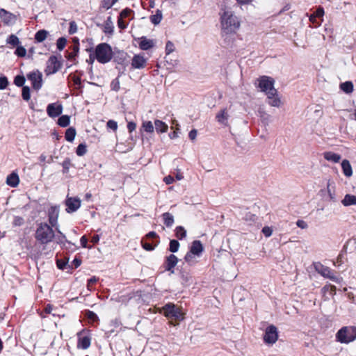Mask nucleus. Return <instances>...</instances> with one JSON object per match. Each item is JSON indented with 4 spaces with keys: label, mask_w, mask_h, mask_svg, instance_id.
Returning <instances> with one entry per match:
<instances>
[{
    "label": "nucleus",
    "mask_w": 356,
    "mask_h": 356,
    "mask_svg": "<svg viewBox=\"0 0 356 356\" xmlns=\"http://www.w3.org/2000/svg\"><path fill=\"white\" fill-rule=\"evenodd\" d=\"M179 261L178 258L177 256H175L173 254H171L167 257H165L164 262H163V267L165 270L169 271L171 273H174L175 270L174 268L176 266Z\"/></svg>",
    "instance_id": "f8f14e48"
},
{
    "label": "nucleus",
    "mask_w": 356,
    "mask_h": 356,
    "mask_svg": "<svg viewBox=\"0 0 356 356\" xmlns=\"http://www.w3.org/2000/svg\"><path fill=\"white\" fill-rule=\"evenodd\" d=\"M343 263V254L340 253L337 258L336 261L334 262V265L339 266Z\"/></svg>",
    "instance_id": "e2e57ef3"
},
{
    "label": "nucleus",
    "mask_w": 356,
    "mask_h": 356,
    "mask_svg": "<svg viewBox=\"0 0 356 356\" xmlns=\"http://www.w3.org/2000/svg\"><path fill=\"white\" fill-rule=\"evenodd\" d=\"M120 81L118 77L113 79L111 83V88L112 90L118 91L120 90Z\"/></svg>",
    "instance_id": "3c124183"
},
{
    "label": "nucleus",
    "mask_w": 356,
    "mask_h": 356,
    "mask_svg": "<svg viewBox=\"0 0 356 356\" xmlns=\"http://www.w3.org/2000/svg\"><path fill=\"white\" fill-rule=\"evenodd\" d=\"M48 63H49V67H52L51 72L56 73L58 71L60 68V63L55 56H51L49 57L48 60Z\"/></svg>",
    "instance_id": "393cba45"
},
{
    "label": "nucleus",
    "mask_w": 356,
    "mask_h": 356,
    "mask_svg": "<svg viewBox=\"0 0 356 356\" xmlns=\"http://www.w3.org/2000/svg\"><path fill=\"white\" fill-rule=\"evenodd\" d=\"M49 32L44 29L39 30L35 34V40L38 42H43L47 37Z\"/></svg>",
    "instance_id": "c85d7f7f"
},
{
    "label": "nucleus",
    "mask_w": 356,
    "mask_h": 356,
    "mask_svg": "<svg viewBox=\"0 0 356 356\" xmlns=\"http://www.w3.org/2000/svg\"><path fill=\"white\" fill-rule=\"evenodd\" d=\"M19 183V178L16 172H12L6 179V184L11 187H16Z\"/></svg>",
    "instance_id": "aec40b11"
},
{
    "label": "nucleus",
    "mask_w": 356,
    "mask_h": 356,
    "mask_svg": "<svg viewBox=\"0 0 356 356\" xmlns=\"http://www.w3.org/2000/svg\"><path fill=\"white\" fill-rule=\"evenodd\" d=\"M296 225L298 227H300L301 229H306L308 227L307 223L302 220H298L296 222Z\"/></svg>",
    "instance_id": "338daca9"
},
{
    "label": "nucleus",
    "mask_w": 356,
    "mask_h": 356,
    "mask_svg": "<svg viewBox=\"0 0 356 356\" xmlns=\"http://www.w3.org/2000/svg\"><path fill=\"white\" fill-rule=\"evenodd\" d=\"M142 127L147 133H153L154 127L151 121H144L142 124Z\"/></svg>",
    "instance_id": "a19ab883"
},
{
    "label": "nucleus",
    "mask_w": 356,
    "mask_h": 356,
    "mask_svg": "<svg viewBox=\"0 0 356 356\" xmlns=\"http://www.w3.org/2000/svg\"><path fill=\"white\" fill-rule=\"evenodd\" d=\"M314 266L315 270L325 278H328L336 283H340L342 280L341 277L335 276L333 271L329 267L323 265L320 262L314 263Z\"/></svg>",
    "instance_id": "39448f33"
},
{
    "label": "nucleus",
    "mask_w": 356,
    "mask_h": 356,
    "mask_svg": "<svg viewBox=\"0 0 356 356\" xmlns=\"http://www.w3.org/2000/svg\"><path fill=\"white\" fill-rule=\"evenodd\" d=\"M8 85V80L6 76L0 77V90H4Z\"/></svg>",
    "instance_id": "13d9d810"
},
{
    "label": "nucleus",
    "mask_w": 356,
    "mask_h": 356,
    "mask_svg": "<svg viewBox=\"0 0 356 356\" xmlns=\"http://www.w3.org/2000/svg\"><path fill=\"white\" fill-rule=\"evenodd\" d=\"M54 227L47 222H40L38 225L34 236L41 245H47L56 237Z\"/></svg>",
    "instance_id": "f03ea898"
},
{
    "label": "nucleus",
    "mask_w": 356,
    "mask_h": 356,
    "mask_svg": "<svg viewBox=\"0 0 356 356\" xmlns=\"http://www.w3.org/2000/svg\"><path fill=\"white\" fill-rule=\"evenodd\" d=\"M267 103L273 107H280L282 104L281 99L279 97L277 90H272L271 92H268Z\"/></svg>",
    "instance_id": "ddd939ff"
},
{
    "label": "nucleus",
    "mask_w": 356,
    "mask_h": 356,
    "mask_svg": "<svg viewBox=\"0 0 356 356\" xmlns=\"http://www.w3.org/2000/svg\"><path fill=\"white\" fill-rule=\"evenodd\" d=\"M164 315L175 320L181 321L184 318L180 309L172 303H168L163 307Z\"/></svg>",
    "instance_id": "423d86ee"
},
{
    "label": "nucleus",
    "mask_w": 356,
    "mask_h": 356,
    "mask_svg": "<svg viewBox=\"0 0 356 356\" xmlns=\"http://www.w3.org/2000/svg\"><path fill=\"white\" fill-rule=\"evenodd\" d=\"M312 15H314L316 18H322L324 15V10L323 8H318Z\"/></svg>",
    "instance_id": "680f3d73"
},
{
    "label": "nucleus",
    "mask_w": 356,
    "mask_h": 356,
    "mask_svg": "<svg viewBox=\"0 0 356 356\" xmlns=\"http://www.w3.org/2000/svg\"><path fill=\"white\" fill-rule=\"evenodd\" d=\"M95 57L97 60L102 64L110 62L113 58L111 47L104 42L99 44L95 48Z\"/></svg>",
    "instance_id": "7ed1b4c3"
},
{
    "label": "nucleus",
    "mask_w": 356,
    "mask_h": 356,
    "mask_svg": "<svg viewBox=\"0 0 356 356\" xmlns=\"http://www.w3.org/2000/svg\"><path fill=\"white\" fill-rule=\"evenodd\" d=\"M220 24L222 36L225 38V42L229 44V35L234 34L240 26L238 17L230 10H223L220 13Z\"/></svg>",
    "instance_id": "f257e3e1"
},
{
    "label": "nucleus",
    "mask_w": 356,
    "mask_h": 356,
    "mask_svg": "<svg viewBox=\"0 0 356 356\" xmlns=\"http://www.w3.org/2000/svg\"><path fill=\"white\" fill-rule=\"evenodd\" d=\"M258 87L261 89V91L268 94V92H271L272 90H276L274 88L275 81L273 78L262 76L258 79Z\"/></svg>",
    "instance_id": "0eeeda50"
},
{
    "label": "nucleus",
    "mask_w": 356,
    "mask_h": 356,
    "mask_svg": "<svg viewBox=\"0 0 356 356\" xmlns=\"http://www.w3.org/2000/svg\"><path fill=\"white\" fill-rule=\"evenodd\" d=\"M65 205L67 207V213H73L76 211L81 207V200L77 197H67L65 200Z\"/></svg>",
    "instance_id": "9d476101"
},
{
    "label": "nucleus",
    "mask_w": 356,
    "mask_h": 356,
    "mask_svg": "<svg viewBox=\"0 0 356 356\" xmlns=\"http://www.w3.org/2000/svg\"><path fill=\"white\" fill-rule=\"evenodd\" d=\"M90 346V337L88 336H84L79 338L78 347L82 349H87Z\"/></svg>",
    "instance_id": "a878e982"
},
{
    "label": "nucleus",
    "mask_w": 356,
    "mask_h": 356,
    "mask_svg": "<svg viewBox=\"0 0 356 356\" xmlns=\"http://www.w3.org/2000/svg\"><path fill=\"white\" fill-rule=\"evenodd\" d=\"M189 251H191V254H195L197 257H200L204 251V247L201 241L199 240L193 241Z\"/></svg>",
    "instance_id": "f3484780"
},
{
    "label": "nucleus",
    "mask_w": 356,
    "mask_h": 356,
    "mask_svg": "<svg viewBox=\"0 0 356 356\" xmlns=\"http://www.w3.org/2000/svg\"><path fill=\"white\" fill-rule=\"evenodd\" d=\"M70 118L69 115H61L58 120V124L62 127H66L69 125Z\"/></svg>",
    "instance_id": "f704fd0d"
},
{
    "label": "nucleus",
    "mask_w": 356,
    "mask_h": 356,
    "mask_svg": "<svg viewBox=\"0 0 356 356\" xmlns=\"http://www.w3.org/2000/svg\"><path fill=\"white\" fill-rule=\"evenodd\" d=\"M63 173L66 174L68 172L69 169L71 166V161L69 158H66L62 163Z\"/></svg>",
    "instance_id": "09e8293b"
},
{
    "label": "nucleus",
    "mask_w": 356,
    "mask_h": 356,
    "mask_svg": "<svg viewBox=\"0 0 356 356\" xmlns=\"http://www.w3.org/2000/svg\"><path fill=\"white\" fill-rule=\"evenodd\" d=\"M258 113L261 122L264 125H268L270 121V115L261 109H259Z\"/></svg>",
    "instance_id": "c756f323"
},
{
    "label": "nucleus",
    "mask_w": 356,
    "mask_h": 356,
    "mask_svg": "<svg viewBox=\"0 0 356 356\" xmlns=\"http://www.w3.org/2000/svg\"><path fill=\"white\" fill-rule=\"evenodd\" d=\"M174 51V44L168 41L165 45V51L167 54H170Z\"/></svg>",
    "instance_id": "052dcab7"
},
{
    "label": "nucleus",
    "mask_w": 356,
    "mask_h": 356,
    "mask_svg": "<svg viewBox=\"0 0 356 356\" xmlns=\"http://www.w3.org/2000/svg\"><path fill=\"white\" fill-rule=\"evenodd\" d=\"M63 112V106L60 104H49L47 107V113L51 118L59 116Z\"/></svg>",
    "instance_id": "4468645a"
},
{
    "label": "nucleus",
    "mask_w": 356,
    "mask_h": 356,
    "mask_svg": "<svg viewBox=\"0 0 356 356\" xmlns=\"http://www.w3.org/2000/svg\"><path fill=\"white\" fill-rule=\"evenodd\" d=\"M162 217L163 220V223L167 227H170L172 226V225L174 224V217L171 213L165 212L163 213Z\"/></svg>",
    "instance_id": "cd10ccee"
},
{
    "label": "nucleus",
    "mask_w": 356,
    "mask_h": 356,
    "mask_svg": "<svg viewBox=\"0 0 356 356\" xmlns=\"http://www.w3.org/2000/svg\"><path fill=\"white\" fill-rule=\"evenodd\" d=\"M98 279L96 277H92L91 278H90L88 280V284H87V286H88V289L89 290H91L90 289V286L95 284L97 282Z\"/></svg>",
    "instance_id": "774afa93"
},
{
    "label": "nucleus",
    "mask_w": 356,
    "mask_h": 356,
    "mask_svg": "<svg viewBox=\"0 0 356 356\" xmlns=\"http://www.w3.org/2000/svg\"><path fill=\"white\" fill-rule=\"evenodd\" d=\"M87 152V147L85 144L81 143L78 145L76 153L78 156H83Z\"/></svg>",
    "instance_id": "a18cd8bd"
},
{
    "label": "nucleus",
    "mask_w": 356,
    "mask_h": 356,
    "mask_svg": "<svg viewBox=\"0 0 356 356\" xmlns=\"http://www.w3.org/2000/svg\"><path fill=\"white\" fill-rule=\"evenodd\" d=\"M25 81L26 79L23 75H17L14 79V83L17 87H23Z\"/></svg>",
    "instance_id": "37998d69"
},
{
    "label": "nucleus",
    "mask_w": 356,
    "mask_h": 356,
    "mask_svg": "<svg viewBox=\"0 0 356 356\" xmlns=\"http://www.w3.org/2000/svg\"><path fill=\"white\" fill-rule=\"evenodd\" d=\"M175 236L176 237L181 240L186 236V231L182 226H178L175 229Z\"/></svg>",
    "instance_id": "e433bc0d"
},
{
    "label": "nucleus",
    "mask_w": 356,
    "mask_h": 356,
    "mask_svg": "<svg viewBox=\"0 0 356 356\" xmlns=\"http://www.w3.org/2000/svg\"><path fill=\"white\" fill-rule=\"evenodd\" d=\"M341 168H342L343 173L344 174V175L346 177H350L352 176V175H353L352 167H351L350 162L348 160L344 159L342 161Z\"/></svg>",
    "instance_id": "5701e85b"
},
{
    "label": "nucleus",
    "mask_w": 356,
    "mask_h": 356,
    "mask_svg": "<svg viewBox=\"0 0 356 356\" xmlns=\"http://www.w3.org/2000/svg\"><path fill=\"white\" fill-rule=\"evenodd\" d=\"M196 257L197 256L195 254H191V251H188L184 257V260L186 263H188V265L193 266L196 263Z\"/></svg>",
    "instance_id": "4c0bfd02"
},
{
    "label": "nucleus",
    "mask_w": 356,
    "mask_h": 356,
    "mask_svg": "<svg viewBox=\"0 0 356 356\" xmlns=\"http://www.w3.org/2000/svg\"><path fill=\"white\" fill-rule=\"evenodd\" d=\"M128 24L125 23L122 18L118 17V26L120 29H125L127 27Z\"/></svg>",
    "instance_id": "69168bd1"
},
{
    "label": "nucleus",
    "mask_w": 356,
    "mask_h": 356,
    "mask_svg": "<svg viewBox=\"0 0 356 356\" xmlns=\"http://www.w3.org/2000/svg\"><path fill=\"white\" fill-rule=\"evenodd\" d=\"M155 129L158 133H165L168 131V125L161 120H156L154 121Z\"/></svg>",
    "instance_id": "bb28decb"
},
{
    "label": "nucleus",
    "mask_w": 356,
    "mask_h": 356,
    "mask_svg": "<svg viewBox=\"0 0 356 356\" xmlns=\"http://www.w3.org/2000/svg\"><path fill=\"white\" fill-rule=\"evenodd\" d=\"M55 231L58 234L56 237V241L58 244L64 245L65 242H68L65 235L60 231L58 227H55Z\"/></svg>",
    "instance_id": "473e14b6"
},
{
    "label": "nucleus",
    "mask_w": 356,
    "mask_h": 356,
    "mask_svg": "<svg viewBox=\"0 0 356 356\" xmlns=\"http://www.w3.org/2000/svg\"><path fill=\"white\" fill-rule=\"evenodd\" d=\"M16 47L17 48L15 49V54H16L18 57H24L26 54V49L19 44Z\"/></svg>",
    "instance_id": "49530a36"
},
{
    "label": "nucleus",
    "mask_w": 356,
    "mask_h": 356,
    "mask_svg": "<svg viewBox=\"0 0 356 356\" xmlns=\"http://www.w3.org/2000/svg\"><path fill=\"white\" fill-rule=\"evenodd\" d=\"M86 316L91 321H96L98 320L97 315L92 311L88 310L86 312Z\"/></svg>",
    "instance_id": "8fccbe9b"
},
{
    "label": "nucleus",
    "mask_w": 356,
    "mask_h": 356,
    "mask_svg": "<svg viewBox=\"0 0 356 356\" xmlns=\"http://www.w3.org/2000/svg\"><path fill=\"white\" fill-rule=\"evenodd\" d=\"M155 44V42L153 40L147 38L143 36L140 38L139 47L142 50H149L152 48Z\"/></svg>",
    "instance_id": "a211bd4d"
},
{
    "label": "nucleus",
    "mask_w": 356,
    "mask_h": 356,
    "mask_svg": "<svg viewBox=\"0 0 356 356\" xmlns=\"http://www.w3.org/2000/svg\"><path fill=\"white\" fill-rule=\"evenodd\" d=\"M114 30L113 23L111 17H108L103 25V31L106 34L113 35Z\"/></svg>",
    "instance_id": "4be33fe9"
},
{
    "label": "nucleus",
    "mask_w": 356,
    "mask_h": 356,
    "mask_svg": "<svg viewBox=\"0 0 356 356\" xmlns=\"http://www.w3.org/2000/svg\"><path fill=\"white\" fill-rule=\"evenodd\" d=\"M132 10L128 8H126L125 9H123L120 13L118 17L120 18H126L129 16V15L132 13Z\"/></svg>",
    "instance_id": "4d7b16f0"
},
{
    "label": "nucleus",
    "mask_w": 356,
    "mask_h": 356,
    "mask_svg": "<svg viewBox=\"0 0 356 356\" xmlns=\"http://www.w3.org/2000/svg\"><path fill=\"white\" fill-rule=\"evenodd\" d=\"M59 207L58 206H51L48 209L47 216L49 223L54 228L58 227V219L59 216Z\"/></svg>",
    "instance_id": "9b49d317"
},
{
    "label": "nucleus",
    "mask_w": 356,
    "mask_h": 356,
    "mask_svg": "<svg viewBox=\"0 0 356 356\" xmlns=\"http://www.w3.org/2000/svg\"><path fill=\"white\" fill-rule=\"evenodd\" d=\"M66 43H67V40L65 38H63V37L59 38L57 40V42H56L57 49L59 51L63 50L66 45Z\"/></svg>",
    "instance_id": "de8ad7c7"
},
{
    "label": "nucleus",
    "mask_w": 356,
    "mask_h": 356,
    "mask_svg": "<svg viewBox=\"0 0 356 356\" xmlns=\"http://www.w3.org/2000/svg\"><path fill=\"white\" fill-rule=\"evenodd\" d=\"M323 157L325 160L333 162L334 163H339L341 158L339 154L332 152H324Z\"/></svg>",
    "instance_id": "412c9836"
},
{
    "label": "nucleus",
    "mask_w": 356,
    "mask_h": 356,
    "mask_svg": "<svg viewBox=\"0 0 356 356\" xmlns=\"http://www.w3.org/2000/svg\"><path fill=\"white\" fill-rule=\"evenodd\" d=\"M278 339V332L277 327L270 325L266 329L265 334L264 336V341L267 344L275 343Z\"/></svg>",
    "instance_id": "6e6552de"
},
{
    "label": "nucleus",
    "mask_w": 356,
    "mask_h": 356,
    "mask_svg": "<svg viewBox=\"0 0 356 356\" xmlns=\"http://www.w3.org/2000/svg\"><path fill=\"white\" fill-rule=\"evenodd\" d=\"M337 341L341 343H348L356 339V327L345 326L341 327L336 334Z\"/></svg>",
    "instance_id": "20e7f679"
},
{
    "label": "nucleus",
    "mask_w": 356,
    "mask_h": 356,
    "mask_svg": "<svg viewBox=\"0 0 356 356\" xmlns=\"http://www.w3.org/2000/svg\"><path fill=\"white\" fill-rule=\"evenodd\" d=\"M24 220L22 217L15 216L13 222V226L18 227V226L22 225L24 224Z\"/></svg>",
    "instance_id": "6e6d98bb"
},
{
    "label": "nucleus",
    "mask_w": 356,
    "mask_h": 356,
    "mask_svg": "<svg viewBox=\"0 0 356 356\" xmlns=\"http://www.w3.org/2000/svg\"><path fill=\"white\" fill-rule=\"evenodd\" d=\"M76 136V130L73 127L68 128L65 131V139L69 142H72Z\"/></svg>",
    "instance_id": "72a5a7b5"
},
{
    "label": "nucleus",
    "mask_w": 356,
    "mask_h": 356,
    "mask_svg": "<svg viewBox=\"0 0 356 356\" xmlns=\"http://www.w3.org/2000/svg\"><path fill=\"white\" fill-rule=\"evenodd\" d=\"M77 31V25L74 21H71L70 22V27L68 30V33L70 35L74 34Z\"/></svg>",
    "instance_id": "864d4df0"
},
{
    "label": "nucleus",
    "mask_w": 356,
    "mask_h": 356,
    "mask_svg": "<svg viewBox=\"0 0 356 356\" xmlns=\"http://www.w3.org/2000/svg\"><path fill=\"white\" fill-rule=\"evenodd\" d=\"M146 64L147 59L141 54L134 55L131 60V66L135 69H143Z\"/></svg>",
    "instance_id": "dca6fc26"
},
{
    "label": "nucleus",
    "mask_w": 356,
    "mask_h": 356,
    "mask_svg": "<svg viewBox=\"0 0 356 356\" xmlns=\"http://www.w3.org/2000/svg\"><path fill=\"white\" fill-rule=\"evenodd\" d=\"M229 116L227 108H223L216 114V119L220 124L227 125Z\"/></svg>",
    "instance_id": "6ab92c4d"
},
{
    "label": "nucleus",
    "mask_w": 356,
    "mask_h": 356,
    "mask_svg": "<svg viewBox=\"0 0 356 356\" xmlns=\"http://www.w3.org/2000/svg\"><path fill=\"white\" fill-rule=\"evenodd\" d=\"M261 232L266 237H270L272 235L273 229L271 227L266 226L263 227Z\"/></svg>",
    "instance_id": "bf43d9fd"
},
{
    "label": "nucleus",
    "mask_w": 356,
    "mask_h": 356,
    "mask_svg": "<svg viewBox=\"0 0 356 356\" xmlns=\"http://www.w3.org/2000/svg\"><path fill=\"white\" fill-rule=\"evenodd\" d=\"M341 203L345 207L351 205H356V195L347 194L341 201Z\"/></svg>",
    "instance_id": "b1692460"
},
{
    "label": "nucleus",
    "mask_w": 356,
    "mask_h": 356,
    "mask_svg": "<svg viewBox=\"0 0 356 356\" xmlns=\"http://www.w3.org/2000/svg\"><path fill=\"white\" fill-rule=\"evenodd\" d=\"M327 193H328V196L330 197V200L331 201L337 202L335 194H334V193L332 192V191H331V189L330 188V184L327 185Z\"/></svg>",
    "instance_id": "0e129e2a"
},
{
    "label": "nucleus",
    "mask_w": 356,
    "mask_h": 356,
    "mask_svg": "<svg viewBox=\"0 0 356 356\" xmlns=\"http://www.w3.org/2000/svg\"><path fill=\"white\" fill-rule=\"evenodd\" d=\"M162 18H163L162 12H161V10L158 9L156 11V14L153 15L150 17V21L153 24L157 25L161 22Z\"/></svg>",
    "instance_id": "2f4dec72"
},
{
    "label": "nucleus",
    "mask_w": 356,
    "mask_h": 356,
    "mask_svg": "<svg viewBox=\"0 0 356 356\" xmlns=\"http://www.w3.org/2000/svg\"><path fill=\"white\" fill-rule=\"evenodd\" d=\"M159 242H156L155 244L150 243L146 241V239L143 238L141 241L142 247L147 251H152L154 250L155 247L157 246Z\"/></svg>",
    "instance_id": "58836bf2"
},
{
    "label": "nucleus",
    "mask_w": 356,
    "mask_h": 356,
    "mask_svg": "<svg viewBox=\"0 0 356 356\" xmlns=\"http://www.w3.org/2000/svg\"><path fill=\"white\" fill-rule=\"evenodd\" d=\"M107 128L115 131L118 129V123L116 121L109 120L106 124Z\"/></svg>",
    "instance_id": "5fc2aeb1"
},
{
    "label": "nucleus",
    "mask_w": 356,
    "mask_h": 356,
    "mask_svg": "<svg viewBox=\"0 0 356 356\" xmlns=\"http://www.w3.org/2000/svg\"><path fill=\"white\" fill-rule=\"evenodd\" d=\"M42 74L38 70L31 72L27 74V79L31 82L34 90H38L42 86Z\"/></svg>",
    "instance_id": "1a4fd4ad"
},
{
    "label": "nucleus",
    "mask_w": 356,
    "mask_h": 356,
    "mask_svg": "<svg viewBox=\"0 0 356 356\" xmlns=\"http://www.w3.org/2000/svg\"><path fill=\"white\" fill-rule=\"evenodd\" d=\"M113 6V4L111 0H102L100 4L101 8L106 10L110 9Z\"/></svg>",
    "instance_id": "603ef678"
},
{
    "label": "nucleus",
    "mask_w": 356,
    "mask_h": 356,
    "mask_svg": "<svg viewBox=\"0 0 356 356\" xmlns=\"http://www.w3.org/2000/svg\"><path fill=\"white\" fill-rule=\"evenodd\" d=\"M179 245H180L178 241L175 239L170 240L168 250L172 253L177 252L179 250Z\"/></svg>",
    "instance_id": "ea45409f"
},
{
    "label": "nucleus",
    "mask_w": 356,
    "mask_h": 356,
    "mask_svg": "<svg viewBox=\"0 0 356 356\" xmlns=\"http://www.w3.org/2000/svg\"><path fill=\"white\" fill-rule=\"evenodd\" d=\"M340 88L346 94H350L353 90V84L351 81H346L340 84Z\"/></svg>",
    "instance_id": "7c9ffc66"
},
{
    "label": "nucleus",
    "mask_w": 356,
    "mask_h": 356,
    "mask_svg": "<svg viewBox=\"0 0 356 356\" xmlns=\"http://www.w3.org/2000/svg\"><path fill=\"white\" fill-rule=\"evenodd\" d=\"M79 47H78V44H74L72 47V51L70 52L67 56V59L70 60H74L79 53Z\"/></svg>",
    "instance_id": "79ce46f5"
},
{
    "label": "nucleus",
    "mask_w": 356,
    "mask_h": 356,
    "mask_svg": "<svg viewBox=\"0 0 356 356\" xmlns=\"http://www.w3.org/2000/svg\"><path fill=\"white\" fill-rule=\"evenodd\" d=\"M0 18L4 24L8 25L14 24L17 19L15 15L7 11L3 8L0 9Z\"/></svg>",
    "instance_id": "2eb2a0df"
},
{
    "label": "nucleus",
    "mask_w": 356,
    "mask_h": 356,
    "mask_svg": "<svg viewBox=\"0 0 356 356\" xmlns=\"http://www.w3.org/2000/svg\"><path fill=\"white\" fill-rule=\"evenodd\" d=\"M6 43L12 45L13 47H17L20 44V42L18 37L14 34H11L6 39Z\"/></svg>",
    "instance_id": "c9c22d12"
},
{
    "label": "nucleus",
    "mask_w": 356,
    "mask_h": 356,
    "mask_svg": "<svg viewBox=\"0 0 356 356\" xmlns=\"http://www.w3.org/2000/svg\"><path fill=\"white\" fill-rule=\"evenodd\" d=\"M22 96L24 100L28 102L31 98L30 88L29 86H23Z\"/></svg>",
    "instance_id": "c03bdc74"
}]
</instances>
